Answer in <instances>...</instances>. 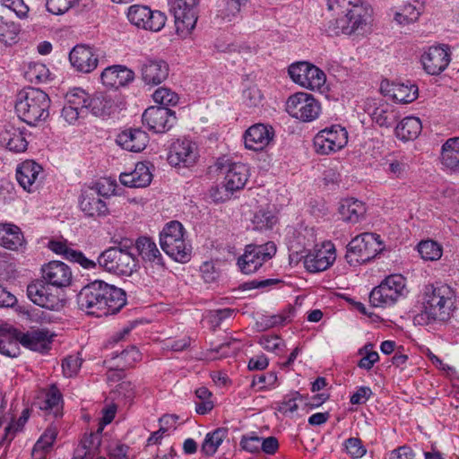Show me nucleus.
<instances>
[{"label":"nucleus","mask_w":459,"mask_h":459,"mask_svg":"<svg viewBox=\"0 0 459 459\" xmlns=\"http://www.w3.org/2000/svg\"><path fill=\"white\" fill-rule=\"evenodd\" d=\"M155 103L159 104L158 107L176 106L179 100L178 95L169 88L160 87L157 89L152 94Z\"/></svg>","instance_id":"nucleus-54"},{"label":"nucleus","mask_w":459,"mask_h":459,"mask_svg":"<svg viewBox=\"0 0 459 459\" xmlns=\"http://www.w3.org/2000/svg\"><path fill=\"white\" fill-rule=\"evenodd\" d=\"M377 246L379 244L375 234L365 232L357 235L346 245V262L352 266L368 262L375 257Z\"/></svg>","instance_id":"nucleus-6"},{"label":"nucleus","mask_w":459,"mask_h":459,"mask_svg":"<svg viewBox=\"0 0 459 459\" xmlns=\"http://www.w3.org/2000/svg\"><path fill=\"white\" fill-rule=\"evenodd\" d=\"M89 94L81 88H74L65 94V104L88 114Z\"/></svg>","instance_id":"nucleus-46"},{"label":"nucleus","mask_w":459,"mask_h":459,"mask_svg":"<svg viewBox=\"0 0 459 459\" xmlns=\"http://www.w3.org/2000/svg\"><path fill=\"white\" fill-rule=\"evenodd\" d=\"M53 336L46 328H30L25 333L20 331V343L26 349L44 352L50 349Z\"/></svg>","instance_id":"nucleus-25"},{"label":"nucleus","mask_w":459,"mask_h":459,"mask_svg":"<svg viewBox=\"0 0 459 459\" xmlns=\"http://www.w3.org/2000/svg\"><path fill=\"white\" fill-rule=\"evenodd\" d=\"M128 21L134 26L151 31H160L166 23L167 17L160 11H152L146 5L134 4L128 8Z\"/></svg>","instance_id":"nucleus-12"},{"label":"nucleus","mask_w":459,"mask_h":459,"mask_svg":"<svg viewBox=\"0 0 459 459\" xmlns=\"http://www.w3.org/2000/svg\"><path fill=\"white\" fill-rule=\"evenodd\" d=\"M243 137L247 149L262 151L273 141L274 130L272 126L255 124L245 132Z\"/></svg>","instance_id":"nucleus-22"},{"label":"nucleus","mask_w":459,"mask_h":459,"mask_svg":"<svg viewBox=\"0 0 459 459\" xmlns=\"http://www.w3.org/2000/svg\"><path fill=\"white\" fill-rule=\"evenodd\" d=\"M277 375L273 371L267 372L265 374L255 376L251 384V386L259 385L258 391H264L266 389H272L276 386Z\"/></svg>","instance_id":"nucleus-57"},{"label":"nucleus","mask_w":459,"mask_h":459,"mask_svg":"<svg viewBox=\"0 0 459 459\" xmlns=\"http://www.w3.org/2000/svg\"><path fill=\"white\" fill-rule=\"evenodd\" d=\"M50 286L43 279L37 280L28 285L27 296L34 304L54 310L59 305V298L51 292Z\"/></svg>","instance_id":"nucleus-20"},{"label":"nucleus","mask_w":459,"mask_h":459,"mask_svg":"<svg viewBox=\"0 0 459 459\" xmlns=\"http://www.w3.org/2000/svg\"><path fill=\"white\" fill-rule=\"evenodd\" d=\"M424 70L431 75L441 74L451 61V53L447 46H432L421 56Z\"/></svg>","instance_id":"nucleus-17"},{"label":"nucleus","mask_w":459,"mask_h":459,"mask_svg":"<svg viewBox=\"0 0 459 459\" xmlns=\"http://www.w3.org/2000/svg\"><path fill=\"white\" fill-rule=\"evenodd\" d=\"M378 286L398 300L405 296L406 279L402 274H391L385 277Z\"/></svg>","instance_id":"nucleus-42"},{"label":"nucleus","mask_w":459,"mask_h":459,"mask_svg":"<svg viewBox=\"0 0 459 459\" xmlns=\"http://www.w3.org/2000/svg\"><path fill=\"white\" fill-rule=\"evenodd\" d=\"M50 99L38 89L29 87L21 91L16 99L15 110L18 117L29 126H36L49 116Z\"/></svg>","instance_id":"nucleus-2"},{"label":"nucleus","mask_w":459,"mask_h":459,"mask_svg":"<svg viewBox=\"0 0 459 459\" xmlns=\"http://www.w3.org/2000/svg\"><path fill=\"white\" fill-rule=\"evenodd\" d=\"M422 130V124L419 117L409 116L402 119L394 129L395 136L403 141L415 140Z\"/></svg>","instance_id":"nucleus-35"},{"label":"nucleus","mask_w":459,"mask_h":459,"mask_svg":"<svg viewBox=\"0 0 459 459\" xmlns=\"http://www.w3.org/2000/svg\"><path fill=\"white\" fill-rule=\"evenodd\" d=\"M82 366V359L77 356H68L62 362L64 375L72 377L79 371Z\"/></svg>","instance_id":"nucleus-62"},{"label":"nucleus","mask_w":459,"mask_h":459,"mask_svg":"<svg viewBox=\"0 0 459 459\" xmlns=\"http://www.w3.org/2000/svg\"><path fill=\"white\" fill-rule=\"evenodd\" d=\"M42 168L33 160H25L16 169V178L20 186L28 192L37 188V180Z\"/></svg>","instance_id":"nucleus-29"},{"label":"nucleus","mask_w":459,"mask_h":459,"mask_svg":"<svg viewBox=\"0 0 459 459\" xmlns=\"http://www.w3.org/2000/svg\"><path fill=\"white\" fill-rule=\"evenodd\" d=\"M135 248L139 255L145 262H150L153 265L164 267V261L161 253L157 245L148 237H140L135 242Z\"/></svg>","instance_id":"nucleus-32"},{"label":"nucleus","mask_w":459,"mask_h":459,"mask_svg":"<svg viewBox=\"0 0 459 459\" xmlns=\"http://www.w3.org/2000/svg\"><path fill=\"white\" fill-rule=\"evenodd\" d=\"M2 139L5 143L6 148L13 152L20 153L27 150L28 141L25 128L8 126L2 134Z\"/></svg>","instance_id":"nucleus-36"},{"label":"nucleus","mask_w":459,"mask_h":459,"mask_svg":"<svg viewBox=\"0 0 459 459\" xmlns=\"http://www.w3.org/2000/svg\"><path fill=\"white\" fill-rule=\"evenodd\" d=\"M20 331L15 328H0V353L10 358L20 355Z\"/></svg>","instance_id":"nucleus-34"},{"label":"nucleus","mask_w":459,"mask_h":459,"mask_svg":"<svg viewBox=\"0 0 459 459\" xmlns=\"http://www.w3.org/2000/svg\"><path fill=\"white\" fill-rule=\"evenodd\" d=\"M372 119L380 126L390 127L393 125L394 114L383 107H377L372 112L368 110Z\"/></svg>","instance_id":"nucleus-59"},{"label":"nucleus","mask_w":459,"mask_h":459,"mask_svg":"<svg viewBox=\"0 0 459 459\" xmlns=\"http://www.w3.org/2000/svg\"><path fill=\"white\" fill-rule=\"evenodd\" d=\"M48 69L41 63H34L30 65L26 72L27 78L31 82H42L47 80Z\"/></svg>","instance_id":"nucleus-58"},{"label":"nucleus","mask_w":459,"mask_h":459,"mask_svg":"<svg viewBox=\"0 0 459 459\" xmlns=\"http://www.w3.org/2000/svg\"><path fill=\"white\" fill-rule=\"evenodd\" d=\"M286 111L296 119L311 122L319 117L321 106L311 94L297 92L288 98Z\"/></svg>","instance_id":"nucleus-8"},{"label":"nucleus","mask_w":459,"mask_h":459,"mask_svg":"<svg viewBox=\"0 0 459 459\" xmlns=\"http://www.w3.org/2000/svg\"><path fill=\"white\" fill-rule=\"evenodd\" d=\"M142 80L148 85H158L169 75L168 64L160 58H145L141 62Z\"/></svg>","instance_id":"nucleus-23"},{"label":"nucleus","mask_w":459,"mask_h":459,"mask_svg":"<svg viewBox=\"0 0 459 459\" xmlns=\"http://www.w3.org/2000/svg\"><path fill=\"white\" fill-rule=\"evenodd\" d=\"M198 158L197 147L188 139H178L169 149L168 161L171 166L190 167Z\"/></svg>","instance_id":"nucleus-16"},{"label":"nucleus","mask_w":459,"mask_h":459,"mask_svg":"<svg viewBox=\"0 0 459 459\" xmlns=\"http://www.w3.org/2000/svg\"><path fill=\"white\" fill-rule=\"evenodd\" d=\"M366 204L356 198H346V223L360 224L366 220Z\"/></svg>","instance_id":"nucleus-39"},{"label":"nucleus","mask_w":459,"mask_h":459,"mask_svg":"<svg viewBox=\"0 0 459 459\" xmlns=\"http://www.w3.org/2000/svg\"><path fill=\"white\" fill-rule=\"evenodd\" d=\"M199 0H169V11L175 19L178 31L195 29L198 18Z\"/></svg>","instance_id":"nucleus-13"},{"label":"nucleus","mask_w":459,"mask_h":459,"mask_svg":"<svg viewBox=\"0 0 459 459\" xmlns=\"http://www.w3.org/2000/svg\"><path fill=\"white\" fill-rule=\"evenodd\" d=\"M381 90L395 102L402 104L414 101L419 95L418 86L410 81L405 82H387L385 87L384 84L381 85Z\"/></svg>","instance_id":"nucleus-26"},{"label":"nucleus","mask_w":459,"mask_h":459,"mask_svg":"<svg viewBox=\"0 0 459 459\" xmlns=\"http://www.w3.org/2000/svg\"><path fill=\"white\" fill-rule=\"evenodd\" d=\"M162 250L173 260L186 263L191 258L192 246L186 239V230L178 221L168 222L160 233Z\"/></svg>","instance_id":"nucleus-5"},{"label":"nucleus","mask_w":459,"mask_h":459,"mask_svg":"<svg viewBox=\"0 0 459 459\" xmlns=\"http://www.w3.org/2000/svg\"><path fill=\"white\" fill-rule=\"evenodd\" d=\"M74 0H47V10L55 15H61L73 7Z\"/></svg>","instance_id":"nucleus-61"},{"label":"nucleus","mask_w":459,"mask_h":459,"mask_svg":"<svg viewBox=\"0 0 459 459\" xmlns=\"http://www.w3.org/2000/svg\"><path fill=\"white\" fill-rule=\"evenodd\" d=\"M367 449L359 438L350 437L346 439V453L353 459L361 458L365 455Z\"/></svg>","instance_id":"nucleus-60"},{"label":"nucleus","mask_w":459,"mask_h":459,"mask_svg":"<svg viewBox=\"0 0 459 459\" xmlns=\"http://www.w3.org/2000/svg\"><path fill=\"white\" fill-rule=\"evenodd\" d=\"M336 258L334 246L325 242L318 247L316 246L304 257V266L310 273H319L326 270Z\"/></svg>","instance_id":"nucleus-15"},{"label":"nucleus","mask_w":459,"mask_h":459,"mask_svg":"<svg viewBox=\"0 0 459 459\" xmlns=\"http://www.w3.org/2000/svg\"><path fill=\"white\" fill-rule=\"evenodd\" d=\"M109 284L103 281H94L85 285L77 295V303L80 309L88 314L100 317L103 297L108 293Z\"/></svg>","instance_id":"nucleus-11"},{"label":"nucleus","mask_w":459,"mask_h":459,"mask_svg":"<svg viewBox=\"0 0 459 459\" xmlns=\"http://www.w3.org/2000/svg\"><path fill=\"white\" fill-rule=\"evenodd\" d=\"M441 161L450 169H459V137L449 138L443 144Z\"/></svg>","instance_id":"nucleus-38"},{"label":"nucleus","mask_w":459,"mask_h":459,"mask_svg":"<svg viewBox=\"0 0 459 459\" xmlns=\"http://www.w3.org/2000/svg\"><path fill=\"white\" fill-rule=\"evenodd\" d=\"M385 171L391 178H403L409 170V164L404 158L386 159L385 162Z\"/></svg>","instance_id":"nucleus-52"},{"label":"nucleus","mask_w":459,"mask_h":459,"mask_svg":"<svg viewBox=\"0 0 459 459\" xmlns=\"http://www.w3.org/2000/svg\"><path fill=\"white\" fill-rule=\"evenodd\" d=\"M133 242L121 240L117 246L105 249L98 256V264L108 273L117 275H131L137 266V261L132 253Z\"/></svg>","instance_id":"nucleus-4"},{"label":"nucleus","mask_w":459,"mask_h":459,"mask_svg":"<svg viewBox=\"0 0 459 459\" xmlns=\"http://www.w3.org/2000/svg\"><path fill=\"white\" fill-rule=\"evenodd\" d=\"M39 407L40 410L53 414L55 418L62 414L63 396L60 390L55 385H52L45 391L43 397L39 402Z\"/></svg>","instance_id":"nucleus-37"},{"label":"nucleus","mask_w":459,"mask_h":459,"mask_svg":"<svg viewBox=\"0 0 459 459\" xmlns=\"http://www.w3.org/2000/svg\"><path fill=\"white\" fill-rule=\"evenodd\" d=\"M117 183L116 179L111 178H102L93 184L92 186L88 187L96 191L100 197H110L111 195H119L117 192Z\"/></svg>","instance_id":"nucleus-51"},{"label":"nucleus","mask_w":459,"mask_h":459,"mask_svg":"<svg viewBox=\"0 0 459 459\" xmlns=\"http://www.w3.org/2000/svg\"><path fill=\"white\" fill-rule=\"evenodd\" d=\"M113 107V100L108 95L97 93L90 98L88 111L91 110L95 116H104L110 112Z\"/></svg>","instance_id":"nucleus-48"},{"label":"nucleus","mask_w":459,"mask_h":459,"mask_svg":"<svg viewBox=\"0 0 459 459\" xmlns=\"http://www.w3.org/2000/svg\"><path fill=\"white\" fill-rule=\"evenodd\" d=\"M344 127L333 125L331 127L319 131L314 137V148L318 154L327 155L341 150L344 144L339 132H343Z\"/></svg>","instance_id":"nucleus-18"},{"label":"nucleus","mask_w":459,"mask_h":459,"mask_svg":"<svg viewBox=\"0 0 459 459\" xmlns=\"http://www.w3.org/2000/svg\"><path fill=\"white\" fill-rule=\"evenodd\" d=\"M116 142L128 152H140L147 146L149 136L141 128H127L117 134Z\"/></svg>","instance_id":"nucleus-27"},{"label":"nucleus","mask_w":459,"mask_h":459,"mask_svg":"<svg viewBox=\"0 0 459 459\" xmlns=\"http://www.w3.org/2000/svg\"><path fill=\"white\" fill-rule=\"evenodd\" d=\"M152 175L149 167L143 162H138L131 172H124L119 176L122 185L128 187H146L152 182Z\"/></svg>","instance_id":"nucleus-30"},{"label":"nucleus","mask_w":459,"mask_h":459,"mask_svg":"<svg viewBox=\"0 0 459 459\" xmlns=\"http://www.w3.org/2000/svg\"><path fill=\"white\" fill-rule=\"evenodd\" d=\"M228 436V429L218 428L206 434L201 446V452L208 456L213 455Z\"/></svg>","instance_id":"nucleus-41"},{"label":"nucleus","mask_w":459,"mask_h":459,"mask_svg":"<svg viewBox=\"0 0 459 459\" xmlns=\"http://www.w3.org/2000/svg\"><path fill=\"white\" fill-rule=\"evenodd\" d=\"M418 252L426 261H436L442 256V247L433 240H423L418 244Z\"/></svg>","instance_id":"nucleus-50"},{"label":"nucleus","mask_w":459,"mask_h":459,"mask_svg":"<svg viewBox=\"0 0 459 459\" xmlns=\"http://www.w3.org/2000/svg\"><path fill=\"white\" fill-rule=\"evenodd\" d=\"M456 291L443 282L429 283L422 290V312L415 319L426 324L446 323L456 309Z\"/></svg>","instance_id":"nucleus-1"},{"label":"nucleus","mask_w":459,"mask_h":459,"mask_svg":"<svg viewBox=\"0 0 459 459\" xmlns=\"http://www.w3.org/2000/svg\"><path fill=\"white\" fill-rule=\"evenodd\" d=\"M69 60L76 71L89 74L98 66L99 54L93 48L77 45L71 50Z\"/></svg>","instance_id":"nucleus-21"},{"label":"nucleus","mask_w":459,"mask_h":459,"mask_svg":"<svg viewBox=\"0 0 459 459\" xmlns=\"http://www.w3.org/2000/svg\"><path fill=\"white\" fill-rule=\"evenodd\" d=\"M288 73L294 82L311 91H320L326 81L325 73L308 62L290 65Z\"/></svg>","instance_id":"nucleus-10"},{"label":"nucleus","mask_w":459,"mask_h":459,"mask_svg":"<svg viewBox=\"0 0 459 459\" xmlns=\"http://www.w3.org/2000/svg\"><path fill=\"white\" fill-rule=\"evenodd\" d=\"M79 205L84 214L90 217L106 216L108 213L106 203L92 189L86 188L82 192Z\"/></svg>","instance_id":"nucleus-28"},{"label":"nucleus","mask_w":459,"mask_h":459,"mask_svg":"<svg viewBox=\"0 0 459 459\" xmlns=\"http://www.w3.org/2000/svg\"><path fill=\"white\" fill-rule=\"evenodd\" d=\"M142 356L140 351L135 346H131L123 350L119 354L113 352L109 360H105V363H110L111 360L118 359V362L114 364L116 368H125L133 367L136 361L141 359Z\"/></svg>","instance_id":"nucleus-43"},{"label":"nucleus","mask_w":459,"mask_h":459,"mask_svg":"<svg viewBox=\"0 0 459 459\" xmlns=\"http://www.w3.org/2000/svg\"><path fill=\"white\" fill-rule=\"evenodd\" d=\"M57 428L56 426H49L44 433L40 436L39 440L33 446L31 456L33 459L42 456V459H46V454L52 446L56 436Z\"/></svg>","instance_id":"nucleus-40"},{"label":"nucleus","mask_w":459,"mask_h":459,"mask_svg":"<svg viewBox=\"0 0 459 459\" xmlns=\"http://www.w3.org/2000/svg\"><path fill=\"white\" fill-rule=\"evenodd\" d=\"M261 446V437L255 435V433H251L248 435H244L240 440V446L243 450L255 453L260 451Z\"/></svg>","instance_id":"nucleus-64"},{"label":"nucleus","mask_w":459,"mask_h":459,"mask_svg":"<svg viewBox=\"0 0 459 459\" xmlns=\"http://www.w3.org/2000/svg\"><path fill=\"white\" fill-rule=\"evenodd\" d=\"M101 433L98 429L96 432H91L89 436L83 437L81 444L89 450L93 456L98 454L100 446L101 444Z\"/></svg>","instance_id":"nucleus-63"},{"label":"nucleus","mask_w":459,"mask_h":459,"mask_svg":"<svg viewBox=\"0 0 459 459\" xmlns=\"http://www.w3.org/2000/svg\"><path fill=\"white\" fill-rule=\"evenodd\" d=\"M373 10L364 0H346V30L349 34H364L372 21Z\"/></svg>","instance_id":"nucleus-9"},{"label":"nucleus","mask_w":459,"mask_h":459,"mask_svg":"<svg viewBox=\"0 0 459 459\" xmlns=\"http://www.w3.org/2000/svg\"><path fill=\"white\" fill-rule=\"evenodd\" d=\"M372 348L373 344L368 342L359 350V354L362 356L358 362L359 368L365 370H370L375 363L379 360L378 353L372 351Z\"/></svg>","instance_id":"nucleus-55"},{"label":"nucleus","mask_w":459,"mask_h":459,"mask_svg":"<svg viewBox=\"0 0 459 459\" xmlns=\"http://www.w3.org/2000/svg\"><path fill=\"white\" fill-rule=\"evenodd\" d=\"M21 31V25L7 18L1 17L0 19V41L12 45L17 42L18 36Z\"/></svg>","instance_id":"nucleus-44"},{"label":"nucleus","mask_w":459,"mask_h":459,"mask_svg":"<svg viewBox=\"0 0 459 459\" xmlns=\"http://www.w3.org/2000/svg\"><path fill=\"white\" fill-rule=\"evenodd\" d=\"M176 122L175 112L166 107H149L143 114V123L149 130L162 134L169 131Z\"/></svg>","instance_id":"nucleus-14"},{"label":"nucleus","mask_w":459,"mask_h":459,"mask_svg":"<svg viewBox=\"0 0 459 459\" xmlns=\"http://www.w3.org/2000/svg\"><path fill=\"white\" fill-rule=\"evenodd\" d=\"M304 401L305 397L298 392L287 394L280 403L278 410L283 414L293 413L300 404L304 405Z\"/></svg>","instance_id":"nucleus-56"},{"label":"nucleus","mask_w":459,"mask_h":459,"mask_svg":"<svg viewBox=\"0 0 459 459\" xmlns=\"http://www.w3.org/2000/svg\"><path fill=\"white\" fill-rule=\"evenodd\" d=\"M420 4V3H418ZM421 13V6L415 5L411 3L405 4L400 10L395 13L394 20L402 25L410 24L415 22Z\"/></svg>","instance_id":"nucleus-49"},{"label":"nucleus","mask_w":459,"mask_h":459,"mask_svg":"<svg viewBox=\"0 0 459 459\" xmlns=\"http://www.w3.org/2000/svg\"><path fill=\"white\" fill-rule=\"evenodd\" d=\"M24 245L25 239L18 226L9 223L0 224V246L17 251Z\"/></svg>","instance_id":"nucleus-31"},{"label":"nucleus","mask_w":459,"mask_h":459,"mask_svg":"<svg viewBox=\"0 0 459 459\" xmlns=\"http://www.w3.org/2000/svg\"><path fill=\"white\" fill-rule=\"evenodd\" d=\"M107 292L102 299L104 304L101 307L100 316L117 313L126 303V295L122 289L109 284Z\"/></svg>","instance_id":"nucleus-33"},{"label":"nucleus","mask_w":459,"mask_h":459,"mask_svg":"<svg viewBox=\"0 0 459 459\" xmlns=\"http://www.w3.org/2000/svg\"><path fill=\"white\" fill-rule=\"evenodd\" d=\"M276 254V246L268 241L263 245H247L244 254L238 259V266L245 274H251L259 270L262 265Z\"/></svg>","instance_id":"nucleus-7"},{"label":"nucleus","mask_w":459,"mask_h":459,"mask_svg":"<svg viewBox=\"0 0 459 459\" xmlns=\"http://www.w3.org/2000/svg\"><path fill=\"white\" fill-rule=\"evenodd\" d=\"M247 3V0H224L219 10V16L225 22L235 21L240 15V11Z\"/></svg>","instance_id":"nucleus-45"},{"label":"nucleus","mask_w":459,"mask_h":459,"mask_svg":"<svg viewBox=\"0 0 459 459\" xmlns=\"http://www.w3.org/2000/svg\"><path fill=\"white\" fill-rule=\"evenodd\" d=\"M134 72L121 65H115L104 69L100 79L102 83L110 89L126 87L134 80Z\"/></svg>","instance_id":"nucleus-24"},{"label":"nucleus","mask_w":459,"mask_h":459,"mask_svg":"<svg viewBox=\"0 0 459 459\" xmlns=\"http://www.w3.org/2000/svg\"><path fill=\"white\" fill-rule=\"evenodd\" d=\"M217 169L225 173L221 186L211 190V197L215 202L229 200L234 192L244 188L248 177L247 166L241 162H231L228 158H219L216 161Z\"/></svg>","instance_id":"nucleus-3"},{"label":"nucleus","mask_w":459,"mask_h":459,"mask_svg":"<svg viewBox=\"0 0 459 459\" xmlns=\"http://www.w3.org/2000/svg\"><path fill=\"white\" fill-rule=\"evenodd\" d=\"M369 302L375 307H386L394 305L397 300L381 287L377 286L369 293Z\"/></svg>","instance_id":"nucleus-53"},{"label":"nucleus","mask_w":459,"mask_h":459,"mask_svg":"<svg viewBox=\"0 0 459 459\" xmlns=\"http://www.w3.org/2000/svg\"><path fill=\"white\" fill-rule=\"evenodd\" d=\"M42 279L52 287H68L73 279L70 267L61 261H51L41 268Z\"/></svg>","instance_id":"nucleus-19"},{"label":"nucleus","mask_w":459,"mask_h":459,"mask_svg":"<svg viewBox=\"0 0 459 459\" xmlns=\"http://www.w3.org/2000/svg\"><path fill=\"white\" fill-rule=\"evenodd\" d=\"M252 223L255 230H272L277 223V217L273 211L262 208L254 214Z\"/></svg>","instance_id":"nucleus-47"}]
</instances>
